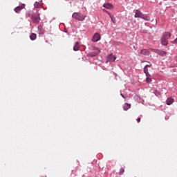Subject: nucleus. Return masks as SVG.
Wrapping results in <instances>:
<instances>
[{
  "label": "nucleus",
  "instance_id": "10",
  "mask_svg": "<svg viewBox=\"0 0 177 177\" xmlns=\"http://www.w3.org/2000/svg\"><path fill=\"white\" fill-rule=\"evenodd\" d=\"M103 7L105 8L106 9H113L114 8L113 5H111L109 3H106L103 5Z\"/></svg>",
  "mask_w": 177,
  "mask_h": 177
},
{
  "label": "nucleus",
  "instance_id": "24",
  "mask_svg": "<svg viewBox=\"0 0 177 177\" xmlns=\"http://www.w3.org/2000/svg\"><path fill=\"white\" fill-rule=\"evenodd\" d=\"M172 44H177V38L172 41Z\"/></svg>",
  "mask_w": 177,
  "mask_h": 177
},
{
  "label": "nucleus",
  "instance_id": "21",
  "mask_svg": "<svg viewBox=\"0 0 177 177\" xmlns=\"http://www.w3.org/2000/svg\"><path fill=\"white\" fill-rule=\"evenodd\" d=\"M147 77L146 79L147 82H151V78L149 77L150 75H148V76Z\"/></svg>",
  "mask_w": 177,
  "mask_h": 177
},
{
  "label": "nucleus",
  "instance_id": "27",
  "mask_svg": "<svg viewBox=\"0 0 177 177\" xmlns=\"http://www.w3.org/2000/svg\"><path fill=\"white\" fill-rule=\"evenodd\" d=\"M137 122H140V118H138Z\"/></svg>",
  "mask_w": 177,
  "mask_h": 177
},
{
  "label": "nucleus",
  "instance_id": "3",
  "mask_svg": "<svg viewBox=\"0 0 177 177\" xmlns=\"http://www.w3.org/2000/svg\"><path fill=\"white\" fill-rule=\"evenodd\" d=\"M91 50H93V51H91L88 53V56L90 57H95L100 53V49L96 48L95 46H92Z\"/></svg>",
  "mask_w": 177,
  "mask_h": 177
},
{
  "label": "nucleus",
  "instance_id": "12",
  "mask_svg": "<svg viewBox=\"0 0 177 177\" xmlns=\"http://www.w3.org/2000/svg\"><path fill=\"white\" fill-rule=\"evenodd\" d=\"M172 103H174V98L172 97L167 98V100H166V104H167V106H171Z\"/></svg>",
  "mask_w": 177,
  "mask_h": 177
},
{
  "label": "nucleus",
  "instance_id": "22",
  "mask_svg": "<svg viewBox=\"0 0 177 177\" xmlns=\"http://www.w3.org/2000/svg\"><path fill=\"white\" fill-rule=\"evenodd\" d=\"M155 95H156V96H160V93L158 92V91H156Z\"/></svg>",
  "mask_w": 177,
  "mask_h": 177
},
{
  "label": "nucleus",
  "instance_id": "25",
  "mask_svg": "<svg viewBox=\"0 0 177 177\" xmlns=\"http://www.w3.org/2000/svg\"><path fill=\"white\" fill-rule=\"evenodd\" d=\"M145 67H147V68H149V67H151V64H150L149 65H146Z\"/></svg>",
  "mask_w": 177,
  "mask_h": 177
},
{
  "label": "nucleus",
  "instance_id": "11",
  "mask_svg": "<svg viewBox=\"0 0 177 177\" xmlns=\"http://www.w3.org/2000/svg\"><path fill=\"white\" fill-rule=\"evenodd\" d=\"M149 50H147V49H142V50H141V51H140V54L141 55H143L144 56H149Z\"/></svg>",
  "mask_w": 177,
  "mask_h": 177
},
{
  "label": "nucleus",
  "instance_id": "5",
  "mask_svg": "<svg viewBox=\"0 0 177 177\" xmlns=\"http://www.w3.org/2000/svg\"><path fill=\"white\" fill-rule=\"evenodd\" d=\"M26 5L22 4L19 6H17L15 8V13H20V12L21 11L22 9H24Z\"/></svg>",
  "mask_w": 177,
  "mask_h": 177
},
{
  "label": "nucleus",
  "instance_id": "16",
  "mask_svg": "<svg viewBox=\"0 0 177 177\" xmlns=\"http://www.w3.org/2000/svg\"><path fill=\"white\" fill-rule=\"evenodd\" d=\"M141 19H143V20H146L147 21H150V17L145 14H142Z\"/></svg>",
  "mask_w": 177,
  "mask_h": 177
},
{
  "label": "nucleus",
  "instance_id": "15",
  "mask_svg": "<svg viewBox=\"0 0 177 177\" xmlns=\"http://www.w3.org/2000/svg\"><path fill=\"white\" fill-rule=\"evenodd\" d=\"M108 15H109V17H111V20L112 23H113V24H115L116 21H115V18L114 17V15L110 14V12H108Z\"/></svg>",
  "mask_w": 177,
  "mask_h": 177
},
{
  "label": "nucleus",
  "instance_id": "8",
  "mask_svg": "<svg viewBox=\"0 0 177 177\" xmlns=\"http://www.w3.org/2000/svg\"><path fill=\"white\" fill-rule=\"evenodd\" d=\"M154 52L159 55V56H165L167 55V52L161 50H154Z\"/></svg>",
  "mask_w": 177,
  "mask_h": 177
},
{
  "label": "nucleus",
  "instance_id": "26",
  "mask_svg": "<svg viewBox=\"0 0 177 177\" xmlns=\"http://www.w3.org/2000/svg\"><path fill=\"white\" fill-rule=\"evenodd\" d=\"M102 10L103 12H106V13H108V14L109 13V11L106 10V9H103Z\"/></svg>",
  "mask_w": 177,
  "mask_h": 177
},
{
  "label": "nucleus",
  "instance_id": "20",
  "mask_svg": "<svg viewBox=\"0 0 177 177\" xmlns=\"http://www.w3.org/2000/svg\"><path fill=\"white\" fill-rule=\"evenodd\" d=\"M35 8H36L37 9H38V8H39L41 6V5L39 4V3L38 2H35L34 4Z\"/></svg>",
  "mask_w": 177,
  "mask_h": 177
},
{
  "label": "nucleus",
  "instance_id": "23",
  "mask_svg": "<svg viewBox=\"0 0 177 177\" xmlns=\"http://www.w3.org/2000/svg\"><path fill=\"white\" fill-rule=\"evenodd\" d=\"M141 32H143L144 34H147V30H141Z\"/></svg>",
  "mask_w": 177,
  "mask_h": 177
},
{
  "label": "nucleus",
  "instance_id": "19",
  "mask_svg": "<svg viewBox=\"0 0 177 177\" xmlns=\"http://www.w3.org/2000/svg\"><path fill=\"white\" fill-rule=\"evenodd\" d=\"M124 172H125V169H124V167H122L120 170L119 175H122Z\"/></svg>",
  "mask_w": 177,
  "mask_h": 177
},
{
  "label": "nucleus",
  "instance_id": "7",
  "mask_svg": "<svg viewBox=\"0 0 177 177\" xmlns=\"http://www.w3.org/2000/svg\"><path fill=\"white\" fill-rule=\"evenodd\" d=\"M143 15V13H142V12H140V10H136L135 11V15L134 17L138 18L139 17L140 19H142V16Z\"/></svg>",
  "mask_w": 177,
  "mask_h": 177
},
{
  "label": "nucleus",
  "instance_id": "2",
  "mask_svg": "<svg viewBox=\"0 0 177 177\" xmlns=\"http://www.w3.org/2000/svg\"><path fill=\"white\" fill-rule=\"evenodd\" d=\"M72 17H73V19H75V20H78L79 21H84V20H85V18L86 17V16H85L80 12H74L72 15Z\"/></svg>",
  "mask_w": 177,
  "mask_h": 177
},
{
  "label": "nucleus",
  "instance_id": "14",
  "mask_svg": "<svg viewBox=\"0 0 177 177\" xmlns=\"http://www.w3.org/2000/svg\"><path fill=\"white\" fill-rule=\"evenodd\" d=\"M131 109V104L125 103L123 106V110L127 111V110H129Z\"/></svg>",
  "mask_w": 177,
  "mask_h": 177
},
{
  "label": "nucleus",
  "instance_id": "9",
  "mask_svg": "<svg viewBox=\"0 0 177 177\" xmlns=\"http://www.w3.org/2000/svg\"><path fill=\"white\" fill-rule=\"evenodd\" d=\"M117 59V57L115 55H109L108 57V62H115V59Z\"/></svg>",
  "mask_w": 177,
  "mask_h": 177
},
{
  "label": "nucleus",
  "instance_id": "1",
  "mask_svg": "<svg viewBox=\"0 0 177 177\" xmlns=\"http://www.w3.org/2000/svg\"><path fill=\"white\" fill-rule=\"evenodd\" d=\"M169 38H171V33L169 32H165L161 37L162 45L167 46V45H168V39H169Z\"/></svg>",
  "mask_w": 177,
  "mask_h": 177
},
{
  "label": "nucleus",
  "instance_id": "6",
  "mask_svg": "<svg viewBox=\"0 0 177 177\" xmlns=\"http://www.w3.org/2000/svg\"><path fill=\"white\" fill-rule=\"evenodd\" d=\"M93 42H97V41H100V35L99 33H95L92 38Z\"/></svg>",
  "mask_w": 177,
  "mask_h": 177
},
{
  "label": "nucleus",
  "instance_id": "4",
  "mask_svg": "<svg viewBox=\"0 0 177 177\" xmlns=\"http://www.w3.org/2000/svg\"><path fill=\"white\" fill-rule=\"evenodd\" d=\"M32 22L35 23V24H38V23H39V21L41 20V18L39 17V14L33 15L32 16Z\"/></svg>",
  "mask_w": 177,
  "mask_h": 177
},
{
  "label": "nucleus",
  "instance_id": "28",
  "mask_svg": "<svg viewBox=\"0 0 177 177\" xmlns=\"http://www.w3.org/2000/svg\"><path fill=\"white\" fill-rule=\"evenodd\" d=\"M121 96L125 99V96H124V94H121Z\"/></svg>",
  "mask_w": 177,
  "mask_h": 177
},
{
  "label": "nucleus",
  "instance_id": "13",
  "mask_svg": "<svg viewBox=\"0 0 177 177\" xmlns=\"http://www.w3.org/2000/svg\"><path fill=\"white\" fill-rule=\"evenodd\" d=\"M73 50H80V42L76 41L75 46H73Z\"/></svg>",
  "mask_w": 177,
  "mask_h": 177
},
{
  "label": "nucleus",
  "instance_id": "18",
  "mask_svg": "<svg viewBox=\"0 0 177 177\" xmlns=\"http://www.w3.org/2000/svg\"><path fill=\"white\" fill-rule=\"evenodd\" d=\"M144 73L145 74H146L147 77H149V75H150V74H149V69L147 68V66L144 67Z\"/></svg>",
  "mask_w": 177,
  "mask_h": 177
},
{
  "label": "nucleus",
  "instance_id": "17",
  "mask_svg": "<svg viewBox=\"0 0 177 177\" xmlns=\"http://www.w3.org/2000/svg\"><path fill=\"white\" fill-rule=\"evenodd\" d=\"M30 38L32 41H35V39H37V34L32 33L30 36Z\"/></svg>",
  "mask_w": 177,
  "mask_h": 177
}]
</instances>
